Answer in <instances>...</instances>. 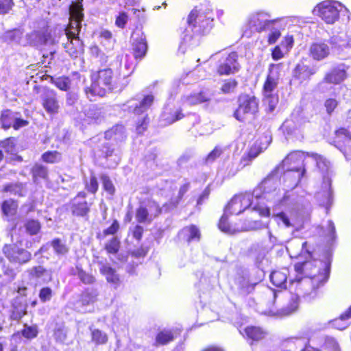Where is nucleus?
I'll use <instances>...</instances> for the list:
<instances>
[{
    "label": "nucleus",
    "instance_id": "nucleus-54",
    "mask_svg": "<svg viewBox=\"0 0 351 351\" xmlns=\"http://www.w3.org/2000/svg\"><path fill=\"white\" fill-rule=\"evenodd\" d=\"M0 147L3 149L8 154H14L16 152L14 138H8L1 141Z\"/></svg>",
    "mask_w": 351,
    "mask_h": 351
},
{
    "label": "nucleus",
    "instance_id": "nucleus-56",
    "mask_svg": "<svg viewBox=\"0 0 351 351\" xmlns=\"http://www.w3.org/2000/svg\"><path fill=\"white\" fill-rule=\"evenodd\" d=\"M120 247V241L117 237L112 238L105 245V249L109 254H115L118 252Z\"/></svg>",
    "mask_w": 351,
    "mask_h": 351
},
{
    "label": "nucleus",
    "instance_id": "nucleus-21",
    "mask_svg": "<svg viewBox=\"0 0 351 351\" xmlns=\"http://www.w3.org/2000/svg\"><path fill=\"white\" fill-rule=\"evenodd\" d=\"M280 295V297L286 298L288 293H283L280 291L277 292L272 289H267L263 293V298L261 304H265L267 307V309L263 310L262 313L265 315H274V307L276 304L277 298Z\"/></svg>",
    "mask_w": 351,
    "mask_h": 351
},
{
    "label": "nucleus",
    "instance_id": "nucleus-10",
    "mask_svg": "<svg viewBox=\"0 0 351 351\" xmlns=\"http://www.w3.org/2000/svg\"><path fill=\"white\" fill-rule=\"evenodd\" d=\"M82 12L83 7L80 1L73 2L70 5V21L67 28L64 29L66 38L69 39L72 38V36H78L79 32L82 28V21L84 18Z\"/></svg>",
    "mask_w": 351,
    "mask_h": 351
},
{
    "label": "nucleus",
    "instance_id": "nucleus-19",
    "mask_svg": "<svg viewBox=\"0 0 351 351\" xmlns=\"http://www.w3.org/2000/svg\"><path fill=\"white\" fill-rule=\"evenodd\" d=\"M334 143L345 156L348 151H351V134L348 130L341 128L335 132Z\"/></svg>",
    "mask_w": 351,
    "mask_h": 351
},
{
    "label": "nucleus",
    "instance_id": "nucleus-60",
    "mask_svg": "<svg viewBox=\"0 0 351 351\" xmlns=\"http://www.w3.org/2000/svg\"><path fill=\"white\" fill-rule=\"evenodd\" d=\"M237 84L238 83L235 80L229 79L223 82L221 90L223 93H230L234 91Z\"/></svg>",
    "mask_w": 351,
    "mask_h": 351
},
{
    "label": "nucleus",
    "instance_id": "nucleus-59",
    "mask_svg": "<svg viewBox=\"0 0 351 351\" xmlns=\"http://www.w3.org/2000/svg\"><path fill=\"white\" fill-rule=\"evenodd\" d=\"M25 229L29 234L35 235L40 231V224L36 220H29L25 223Z\"/></svg>",
    "mask_w": 351,
    "mask_h": 351
},
{
    "label": "nucleus",
    "instance_id": "nucleus-33",
    "mask_svg": "<svg viewBox=\"0 0 351 351\" xmlns=\"http://www.w3.org/2000/svg\"><path fill=\"white\" fill-rule=\"evenodd\" d=\"M274 208H275L274 209L272 217L274 218V221L278 224V226L286 228H293V219L291 217H290L285 212L281 211L278 213H275V210H276L278 207Z\"/></svg>",
    "mask_w": 351,
    "mask_h": 351
},
{
    "label": "nucleus",
    "instance_id": "nucleus-22",
    "mask_svg": "<svg viewBox=\"0 0 351 351\" xmlns=\"http://www.w3.org/2000/svg\"><path fill=\"white\" fill-rule=\"evenodd\" d=\"M306 155L312 157L315 161L317 168L323 175L324 182L330 186L331 180L329 176L331 175L332 172L330 162L324 156L315 153H307Z\"/></svg>",
    "mask_w": 351,
    "mask_h": 351
},
{
    "label": "nucleus",
    "instance_id": "nucleus-46",
    "mask_svg": "<svg viewBox=\"0 0 351 351\" xmlns=\"http://www.w3.org/2000/svg\"><path fill=\"white\" fill-rule=\"evenodd\" d=\"M72 274L77 276L84 284L90 285L95 280L92 275L86 273L78 265H77L75 269H72Z\"/></svg>",
    "mask_w": 351,
    "mask_h": 351
},
{
    "label": "nucleus",
    "instance_id": "nucleus-6",
    "mask_svg": "<svg viewBox=\"0 0 351 351\" xmlns=\"http://www.w3.org/2000/svg\"><path fill=\"white\" fill-rule=\"evenodd\" d=\"M314 12L328 24L335 23L340 16L349 19V10L340 2L326 0L317 4Z\"/></svg>",
    "mask_w": 351,
    "mask_h": 351
},
{
    "label": "nucleus",
    "instance_id": "nucleus-23",
    "mask_svg": "<svg viewBox=\"0 0 351 351\" xmlns=\"http://www.w3.org/2000/svg\"><path fill=\"white\" fill-rule=\"evenodd\" d=\"M317 67L315 66H309L303 62L298 63L293 71L292 75L293 79L302 83L308 80L312 75L317 72Z\"/></svg>",
    "mask_w": 351,
    "mask_h": 351
},
{
    "label": "nucleus",
    "instance_id": "nucleus-52",
    "mask_svg": "<svg viewBox=\"0 0 351 351\" xmlns=\"http://www.w3.org/2000/svg\"><path fill=\"white\" fill-rule=\"evenodd\" d=\"M112 37V33L108 30H102L100 33L101 44L108 51L113 47L114 41Z\"/></svg>",
    "mask_w": 351,
    "mask_h": 351
},
{
    "label": "nucleus",
    "instance_id": "nucleus-57",
    "mask_svg": "<svg viewBox=\"0 0 351 351\" xmlns=\"http://www.w3.org/2000/svg\"><path fill=\"white\" fill-rule=\"evenodd\" d=\"M156 343L158 344H166L173 340V335L170 330L160 332L156 336Z\"/></svg>",
    "mask_w": 351,
    "mask_h": 351
},
{
    "label": "nucleus",
    "instance_id": "nucleus-34",
    "mask_svg": "<svg viewBox=\"0 0 351 351\" xmlns=\"http://www.w3.org/2000/svg\"><path fill=\"white\" fill-rule=\"evenodd\" d=\"M38 334V329L36 325L29 326L27 324H25L23 328L16 333L12 335V338L15 339L16 338H20L21 336L23 337L27 340H32L36 338Z\"/></svg>",
    "mask_w": 351,
    "mask_h": 351
},
{
    "label": "nucleus",
    "instance_id": "nucleus-30",
    "mask_svg": "<svg viewBox=\"0 0 351 351\" xmlns=\"http://www.w3.org/2000/svg\"><path fill=\"white\" fill-rule=\"evenodd\" d=\"M29 276L34 279H41L43 282L47 283L52 279L51 271L47 270L43 266H34L27 270Z\"/></svg>",
    "mask_w": 351,
    "mask_h": 351
},
{
    "label": "nucleus",
    "instance_id": "nucleus-17",
    "mask_svg": "<svg viewBox=\"0 0 351 351\" xmlns=\"http://www.w3.org/2000/svg\"><path fill=\"white\" fill-rule=\"evenodd\" d=\"M86 193L84 191L79 192L71 202V210L73 215L85 217L90 212L91 204H88L85 198Z\"/></svg>",
    "mask_w": 351,
    "mask_h": 351
},
{
    "label": "nucleus",
    "instance_id": "nucleus-9",
    "mask_svg": "<svg viewBox=\"0 0 351 351\" xmlns=\"http://www.w3.org/2000/svg\"><path fill=\"white\" fill-rule=\"evenodd\" d=\"M238 104L234 116L239 121L252 118L258 112V101L254 96L241 95L238 99Z\"/></svg>",
    "mask_w": 351,
    "mask_h": 351
},
{
    "label": "nucleus",
    "instance_id": "nucleus-15",
    "mask_svg": "<svg viewBox=\"0 0 351 351\" xmlns=\"http://www.w3.org/2000/svg\"><path fill=\"white\" fill-rule=\"evenodd\" d=\"M3 252L10 262L23 265L30 261L32 254L16 245H5Z\"/></svg>",
    "mask_w": 351,
    "mask_h": 351
},
{
    "label": "nucleus",
    "instance_id": "nucleus-38",
    "mask_svg": "<svg viewBox=\"0 0 351 351\" xmlns=\"http://www.w3.org/2000/svg\"><path fill=\"white\" fill-rule=\"evenodd\" d=\"M235 284L242 295H247L252 292L256 285V283L250 282L248 278L244 276H239L235 279Z\"/></svg>",
    "mask_w": 351,
    "mask_h": 351
},
{
    "label": "nucleus",
    "instance_id": "nucleus-51",
    "mask_svg": "<svg viewBox=\"0 0 351 351\" xmlns=\"http://www.w3.org/2000/svg\"><path fill=\"white\" fill-rule=\"evenodd\" d=\"M55 253L58 256L65 255L69 252V247L59 239H55L51 242Z\"/></svg>",
    "mask_w": 351,
    "mask_h": 351
},
{
    "label": "nucleus",
    "instance_id": "nucleus-16",
    "mask_svg": "<svg viewBox=\"0 0 351 351\" xmlns=\"http://www.w3.org/2000/svg\"><path fill=\"white\" fill-rule=\"evenodd\" d=\"M132 50L135 59L141 60L147 51L146 36L141 30H136L132 35Z\"/></svg>",
    "mask_w": 351,
    "mask_h": 351
},
{
    "label": "nucleus",
    "instance_id": "nucleus-5",
    "mask_svg": "<svg viewBox=\"0 0 351 351\" xmlns=\"http://www.w3.org/2000/svg\"><path fill=\"white\" fill-rule=\"evenodd\" d=\"M245 210L256 211L261 216H269V208L260 206L258 203H256L251 193L235 195L225 208L224 213L229 215H239Z\"/></svg>",
    "mask_w": 351,
    "mask_h": 351
},
{
    "label": "nucleus",
    "instance_id": "nucleus-47",
    "mask_svg": "<svg viewBox=\"0 0 351 351\" xmlns=\"http://www.w3.org/2000/svg\"><path fill=\"white\" fill-rule=\"evenodd\" d=\"M351 318V306L342 313L339 319H336L332 321V324L334 327L339 330H343L347 328L348 324L346 322V320Z\"/></svg>",
    "mask_w": 351,
    "mask_h": 351
},
{
    "label": "nucleus",
    "instance_id": "nucleus-48",
    "mask_svg": "<svg viewBox=\"0 0 351 351\" xmlns=\"http://www.w3.org/2000/svg\"><path fill=\"white\" fill-rule=\"evenodd\" d=\"M33 180L38 183L39 179H47L48 175L47 168L41 165H35L32 169Z\"/></svg>",
    "mask_w": 351,
    "mask_h": 351
},
{
    "label": "nucleus",
    "instance_id": "nucleus-36",
    "mask_svg": "<svg viewBox=\"0 0 351 351\" xmlns=\"http://www.w3.org/2000/svg\"><path fill=\"white\" fill-rule=\"evenodd\" d=\"M307 346L304 339L302 338L291 337L284 340L282 342L281 348L282 351H296L298 347L303 348Z\"/></svg>",
    "mask_w": 351,
    "mask_h": 351
},
{
    "label": "nucleus",
    "instance_id": "nucleus-45",
    "mask_svg": "<svg viewBox=\"0 0 351 351\" xmlns=\"http://www.w3.org/2000/svg\"><path fill=\"white\" fill-rule=\"evenodd\" d=\"M245 333L246 336L254 340L259 341L265 338L267 332L260 327L250 326L245 329Z\"/></svg>",
    "mask_w": 351,
    "mask_h": 351
},
{
    "label": "nucleus",
    "instance_id": "nucleus-40",
    "mask_svg": "<svg viewBox=\"0 0 351 351\" xmlns=\"http://www.w3.org/2000/svg\"><path fill=\"white\" fill-rule=\"evenodd\" d=\"M40 78L42 80H47L50 78L51 82L60 90L67 91L70 88L71 86V80L67 77H60L53 79L52 77L47 75L46 74H42L40 76Z\"/></svg>",
    "mask_w": 351,
    "mask_h": 351
},
{
    "label": "nucleus",
    "instance_id": "nucleus-61",
    "mask_svg": "<svg viewBox=\"0 0 351 351\" xmlns=\"http://www.w3.org/2000/svg\"><path fill=\"white\" fill-rule=\"evenodd\" d=\"M278 23L276 25H274V27H271L269 29L270 33L268 35V43L270 45L274 44L281 35L278 28Z\"/></svg>",
    "mask_w": 351,
    "mask_h": 351
},
{
    "label": "nucleus",
    "instance_id": "nucleus-32",
    "mask_svg": "<svg viewBox=\"0 0 351 351\" xmlns=\"http://www.w3.org/2000/svg\"><path fill=\"white\" fill-rule=\"evenodd\" d=\"M98 295L99 292L97 289L87 288L82 293L77 304L84 307L93 304L97 300Z\"/></svg>",
    "mask_w": 351,
    "mask_h": 351
},
{
    "label": "nucleus",
    "instance_id": "nucleus-41",
    "mask_svg": "<svg viewBox=\"0 0 351 351\" xmlns=\"http://www.w3.org/2000/svg\"><path fill=\"white\" fill-rule=\"evenodd\" d=\"M180 236L187 241H199L200 238V232L199 229L195 226H190L184 228L180 233Z\"/></svg>",
    "mask_w": 351,
    "mask_h": 351
},
{
    "label": "nucleus",
    "instance_id": "nucleus-3",
    "mask_svg": "<svg viewBox=\"0 0 351 351\" xmlns=\"http://www.w3.org/2000/svg\"><path fill=\"white\" fill-rule=\"evenodd\" d=\"M214 14L208 6H202L199 10L193 9L187 19V27L185 29L183 40L189 41L194 35L208 34L213 27Z\"/></svg>",
    "mask_w": 351,
    "mask_h": 351
},
{
    "label": "nucleus",
    "instance_id": "nucleus-53",
    "mask_svg": "<svg viewBox=\"0 0 351 351\" xmlns=\"http://www.w3.org/2000/svg\"><path fill=\"white\" fill-rule=\"evenodd\" d=\"M91 336L92 341L96 344H105L108 339L106 333L99 329L92 330Z\"/></svg>",
    "mask_w": 351,
    "mask_h": 351
},
{
    "label": "nucleus",
    "instance_id": "nucleus-11",
    "mask_svg": "<svg viewBox=\"0 0 351 351\" xmlns=\"http://www.w3.org/2000/svg\"><path fill=\"white\" fill-rule=\"evenodd\" d=\"M332 53L342 59L351 58V39L343 32L331 36L328 40Z\"/></svg>",
    "mask_w": 351,
    "mask_h": 351
},
{
    "label": "nucleus",
    "instance_id": "nucleus-43",
    "mask_svg": "<svg viewBox=\"0 0 351 351\" xmlns=\"http://www.w3.org/2000/svg\"><path fill=\"white\" fill-rule=\"evenodd\" d=\"M85 115L90 122L99 123L104 119V113L101 108L95 105L90 106L85 112Z\"/></svg>",
    "mask_w": 351,
    "mask_h": 351
},
{
    "label": "nucleus",
    "instance_id": "nucleus-1",
    "mask_svg": "<svg viewBox=\"0 0 351 351\" xmlns=\"http://www.w3.org/2000/svg\"><path fill=\"white\" fill-rule=\"evenodd\" d=\"M280 170V167H278L251 193L256 203L264 207L267 206L269 210L270 206L265 202L274 207H280L287 204L289 196L286 193L282 194L279 189L280 180L278 173Z\"/></svg>",
    "mask_w": 351,
    "mask_h": 351
},
{
    "label": "nucleus",
    "instance_id": "nucleus-28",
    "mask_svg": "<svg viewBox=\"0 0 351 351\" xmlns=\"http://www.w3.org/2000/svg\"><path fill=\"white\" fill-rule=\"evenodd\" d=\"M346 77V67L340 64L328 73L324 80L328 83L339 84Z\"/></svg>",
    "mask_w": 351,
    "mask_h": 351
},
{
    "label": "nucleus",
    "instance_id": "nucleus-18",
    "mask_svg": "<svg viewBox=\"0 0 351 351\" xmlns=\"http://www.w3.org/2000/svg\"><path fill=\"white\" fill-rule=\"evenodd\" d=\"M238 55L236 52L230 53L219 64L217 72L219 75H230L239 70L237 62Z\"/></svg>",
    "mask_w": 351,
    "mask_h": 351
},
{
    "label": "nucleus",
    "instance_id": "nucleus-4",
    "mask_svg": "<svg viewBox=\"0 0 351 351\" xmlns=\"http://www.w3.org/2000/svg\"><path fill=\"white\" fill-rule=\"evenodd\" d=\"M91 84L85 88V93L88 97L105 95L106 91L114 90H121L123 86H119L116 79L113 77L111 69H104L93 72L90 75Z\"/></svg>",
    "mask_w": 351,
    "mask_h": 351
},
{
    "label": "nucleus",
    "instance_id": "nucleus-39",
    "mask_svg": "<svg viewBox=\"0 0 351 351\" xmlns=\"http://www.w3.org/2000/svg\"><path fill=\"white\" fill-rule=\"evenodd\" d=\"M301 125L302 123L299 122L298 119L293 114L291 119L284 121L281 128L284 133L291 135L294 134L300 128Z\"/></svg>",
    "mask_w": 351,
    "mask_h": 351
},
{
    "label": "nucleus",
    "instance_id": "nucleus-13",
    "mask_svg": "<svg viewBox=\"0 0 351 351\" xmlns=\"http://www.w3.org/2000/svg\"><path fill=\"white\" fill-rule=\"evenodd\" d=\"M40 98L41 104L47 114L51 115L59 112L60 104L57 93L48 88H43L40 91Z\"/></svg>",
    "mask_w": 351,
    "mask_h": 351
},
{
    "label": "nucleus",
    "instance_id": "nucleus-31",
    "mask_svg": "<svg viewBox=\"0 0 351 351\" xmlns=\"http://www.w3.org/2000/svg\"><path fill=\"white\" fill-rule=\"evenodd\" d=\"M209 100L210 96L208 95V94L204 92L184 96L182 98V101L184 106L206 103L208 102Z\"/></svg>",
    "mask_w": 351,
    "mask_h": 351
},
{
    "label": "nucleus",
    "instance_id": "nucleus-8",
    "mask_svg": "<svg viewBox=\"0 0 351 351\" xmlns=\"http://www.w3.org/2000/svg\"><path fill=\"white\" fill-rule=\"evenodd\" d=\"M305 156V153L300 151L291 152L282 160V165L279 166L286 173L287 176H289L291 172L297 174L298 180L295 186L298 184L306 171L304 164Z\"/></svg>",
    "mask_w": 351,
    "mask_h": 351
},
{
    "label": "nucleus",
    "instance_id": "nucleus-42",
    "mask_svg": "<svg viewBox=\"0 0 351 351\" xmlns=\"http://www.w3.org/2000/svg\"><path fill=\"white\" fill-rule=\"evenodd\" d=\"M18 113L19 112H13L8 109L2 111L0 118L2 128L4 129L10 128L14 121H16V117H17Z\"/></svg>",
    "mask_w": 351,
    "mask_h": 351
},
{
    "label": "nucleus",
    "instance_id": "nucleus-62",
    "mask_svg": "<svg viewBox=\"0 0 351 351\" xmlns=\"http://www.w3.org/2000/svg\"><path fill=\"white\" fill-rule=\"evenodd\" d=\"M98 186L99 184L97 178L93 174L90 176V181L85 182V187L86 190L91 193L95 194L98 190Z\"/></svg>",
    "mask_w": 351,
    "mask_h": 351
},
{
    "label": "nucleus",
    "instance_id": "nucleus-44",
    "mask_svg": "<svg viewBox=\"0 0 351 351\" xmlns=\"http://www.w3.org/2000/svg\"><path fill=\"white\" fill-rule=\"evenodd\" d=\"M3 191L12 195L24 196L26 193V187L25 184L21 182L10 183L4 186Z\"/></svg>",
    "mask_w": 351,
    "mask_h": 351
},
{
    "label": "nucleus",
    "instance_id": "nucleus-35",
    "mask_svg": "<svg viewBox=\"0 0 351 351\" xmlns=\"http://www.w3.org/2000/svg\"><path fill=\"white\" fill-rule=\"evenodd\" d=\"M105 138L108 140H114L116 142H121L125 138V128L121 125H116L106 131Z\"/></svg>",
    "mask_w": 351,
    "mask_h": 351
},
{
    "label": "nucleus",
    "instance_id": "nucleus-27",
    "mask_svg": "<svg viewBox=\"0 0 351 351\" xmlns=\"http://www.w3.org/2000/svg\"><path fill=\"white\" fill-rule=\"evenodd\" d=\"M311 56L316 60H321L330 54L328 45L324 43H315L311 45L310 49Z\"/></svg>",
    "mask_w": 351,
    "mask_h": 351
},
{
    "label": "nucleus",
    "instance_id": "nucleus-49",
    "mask_svg": "<svg viewBox=\"0 0 351 351\" xmlns=\"http://www.w3.org/2000/svg\"><path fill=\"white\" fill-rule=\"evenodd\" d=\"M18 207L17 202L12 200L8 199L5 200L1 206V210L4 215L8 217H12L15 215Z\"/></svg>",
    "mask_w": 351,
    "mask_h": 351
},
{
    "label": "nucleus",
    "instance_id": "nucleus-29",
    "mask_svg": "<svg viewBox=\"0 0 351 351\" xmlns=\"http://www.w3.org/2000/svg\"><path fill=\"white\" fill-rule=\"evenodd\" d=\"M288 274L289 270L287 268L274 271L270 274L271 282L277 287L286 289Z\"/></svg>",
    "mask_w": 351,
    "mask_h": 351
},
{
    "label": "nucleus",
    "instance_id": "nucleus-64",
    "mask_svg": "<svg viewBox=\"0 0 351 351\" xmlns=\"http://www.w3.org/2000/svg\"><path fill=\"white\" fill-rule=\"evenodd\" d=\"M223 149L220 146H216L214 149L210 152L206 158L207 163H211L218 158L223 153Z\"/></svg>",
    "mask_w": 351,
    "mask_h": 351
},
{
    "label": "nucleus",
    "instance_id": "nucleus-24",
    "mask_svg": "<svg viewBox=\"0 0 351 351\" xmlns=\"http://www.w3.org/2000/svg\"><path fill=\"white\" fill-rule=\"evenodd\" d=\"M2 42L8 44L19 45L25 47L23 32L19 29H14L4 32L1 36Z\"/></svg>",
    "mask_w": 351,
    "mask_h": 351
},
{
    "label": "nucleus",
    "instance_id": "nucleus-26",
    "mask_svg": "<svg viewBox=\"0 0 351 351\" xmlns=\"http://www.w3.org/2000/svg\"><path fill=\"white\" fill-rule=\"evenodd\" d=\"M67 39L64 47L66 51L73 58H77L83 51V43L79 36H72Z\"/></svg>",
    "mask_w": 351,
    "mask_h": 351
},
{
    "label": "nucleus",
    "instance_id": "nucleus-50",
    "mask_svg": "<svg viewBox=\"0 0 351 351\" xmlns=\"http://www.w3.org/2000/svg\"><path fill=\"white\" fill-rule=\"evenodd\" d=\"M26 314V306L21 303L19 304H14L12 311L10 314V319L18 321Z\"/></svg>",
    "mask_w": 351,
    "mask_h": 351
},
{
    "label": "nucleus",
    "instance_id": "nucleus-55",
    "mask_svg": "<svg viewBox=\"0 0 351 351\" xmlns=\"http://www.w3.org/2000/svg\"><path fill=\"white\" fill-rule=\"evenodd\" d=\"M263 103L268 107L269 112H273L278 103V97L274 93L264 95Z\"/></svg>",
    "mask_w": 351,
    "mask_h": 351
},
{
    "label": "nucleus",
    "instance_id": "nucleus-63",
    "mask_svg": "<svg viewBox=\"0 0 351 351\" xmlns=\"http://www.w3.org/2000/svg\"><path fill=\"white\" fill-rule=\"evenodd\" d=\"M38 296L42 302H49L53 296V291L48 287H43L40 290Z\"/></svg>",
    "mask_w": 351,
    "mask_h": 351
},
{
    "label": "nucleus",
    "instance_id": "nucleus-12",
    "mask_svg": "<svg viewBox=\"0 0 351 351\" xmlns=\"http://www.w3.org/2000/svg\"><path fill=\"white\" fill-rule=\"evenodd\" d=\"M154 101V96L152 94L138 95L125 103L123 109L134 114H143L150 108Z\"/></svg>",
    "mask_w": 351,
    "mask_h": 351
},
{
    "label": "nucleus",
    "instance_id": "nucleus-20",
    "mask_svg": "<svg viewBox=\"0 0 351 351\" xmlns=\"http://www.w3.org/2000/svg\"><path fill=\"white\" fill-rule=\"evenodd\" d=\"M50 38V34L46 31H34L25 35L24 37V43H25V46L39 47L47 45Z\"/></svg>",
    "mask_w": 351,
    "mask_h": 351
},
{
    "label": "nucleus",
    "instance_id": "nucleus-2",
    "mask_svg": "<svg viewBox=\"0 0 351 351\" xmlns=\"http://www.w3.org/2000/svg\"><path fill=\"white\" fill-rule=\"evenodd\" d=\"M328 279V276L324 273H319L313 276H305L304 278H296L295 280H290V283H297V294H289L290 300L289 304L282 308L280 314L281 315H289L295 312L299 304V293H302L303 297L306 299H313L317 295V289L322 285Z\"/></svg>",
    "mask_w": 351,
    "mask_h": 351
},
{
    "label": "nucleus",
    "instance_id": "nucleus-7",
    "mask_svg": "<svg viewBox=\"0 0 351 351\" xmlns=\"http://www.w3.org/2000/svg\"><path fill=\"white\" fill-rule=\"evenodd\" d=\"M279 22L278 19H272L269 13L265 12H257L252 14L248 19L247 25L250 32L245 30L243 34L249 37L252 32H262L274 27Z\"/></svg>",
    "mask_w": 351,
    "mask_h": 351
},
{
    "label": "nucleus",
    "instance_id": "nucleus-14",
    "mask_svg": "<svg viewBox=\"0 0 351 351\" xmlns=\"http://www.w3.org/2000/svg\"><path fill=\"white\" fill-rule=\"evenodd\" d=\"M178 202L165 203L160 207L159 205L153 204L156 209V213H149L147 208L141 206L136 211V219L139 223H150L154 218L162 212H168L175 208Z\"/></svg>",
    "mask_w": 351,
    "mask_h": 351
},
{
    "label": "nucleus",
    "instance_id": "nucleus-25",
    "mask_svg": "<svg viewBox=\"0 0 351 351\" xmlns=\"http://www.w3.org/2000/svg\"><path fill=\"white\" fill-rule=\"evenodd\" d=\"M278 69H279L278 64H271L269 66V73L267 76V80L264 84V88H263V95H268V94H273V92L277 86V80H278L277 74H275L274 73L275 72L277 73Z\"/></svg>",
    "mask_w": 351,
    "mask_h": 351
},
{
    "label": "nucleus",
    "instance_id": "nucleus-58",
    "mask_svg": "<svg viewBox=\"0 0 351 351\" xmlns=\"http://www.w3.org/2000/svg\"><path fill=\"white\" fill-rule=\"evenodd\" d=\"M43 160L46 162L54 163L61 160V154L57 151H50L42 155Z\"/></svg>",
    "mask_w": 351,
    "mask_h": 351
},
{
    "label": "nucleus",
    "instance_id": "nucleus-37",
    "mask_svg": "<svg viewBox=\"0 0 351 351\" xmlns=\"http://www.w3.org/2000/svg\"><path fill=\"white\" fill-rule=\"evenodd\" d=\"M99 271L106 276V280L113 285H117L119 282V277L116 271L108 264L99 263Z\"/></svg>",
    "mask_w": 351,
    "mask_h": 351
}]
</instances>
